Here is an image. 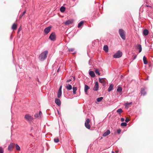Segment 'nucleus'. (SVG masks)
I'll list each match as a JSON object with an SVG mask.
<instances>
[{
	"mask_svg": "<svg viewBox=\"0 0 153 153\" xmlns=\"http://www.w3.org/2000/svg\"><path fill=\"white\" fill-rule=\"evenodd\" d=\"M129 121V119H128V118H126V119H125V121L126 122H128Z\"/></svg>",
	"mask_w": 153,
	"mask_h": 153,
	"instance_id": "42",
	"label": "nucleus"
},
{
	"mask_svg": "<svg viewBox=\"0 0 153 153\" xmlns=\"http://www.w3.org/2000/svg\"><path fill=\"white\" fill-rule=\"evenodd\" d=\"M59 71H60V68H59L58 69V70H57V72H59Z\"/></svg>",
	"mask_w": 153,
	"mask_h": 153,
	"instance_id": "45",
	"label": "nucleus"
},
{
	"mask_svg": "<svg viewBox=\"0 0 153 153\" xmlns=\"http://www.w3.org/2000/svg\"><path fill=\"white\" fill-rule=\"evenodd\" d=\"M117 113H119L120 114L122 112V109L121 108L117 110Z\"/></svg>",
	"mask_w": 153,
	"mask_h": 153,
	"instance_id": "36",
	"label": "nucleus"
},
{
	"mask_svg": "<svg viewBox=\"0 0 153 153\" xmlns=\"http://www.w3.org/2000/svg\"><path fill=\"white\" fill-rule=\"evenodd\" d=\"M137 48L139 50V52H140L142 51V47L141 45H137Z\"/></svg>",
	"mask_w": 153,
	"mask_h": 153,
	"instance_id": "22",
	"label": "nucleus"
},
{
	"mask_svg": "<svg viewBox=\"0 0 153 153\" xmlns=\"http://www.w3.org/2000/svg\"><path fill=\"white\" fill-rule=\"evenodd\" d=\"M77 88L76 87H73V93L74 94H76V91L77 90Z\"/></svg>",
	"mask_w": 153,
	"mask_h": 153,
	"instance_id": "29",
	"label": "nucleus"
},
{
	"mask_svg": "<svg viewBox=\"0 0 153 153\" xmlns=\"http://www.w3.org/2000/svg\"><path fill=\"white\" fill-rule=\"evenodd\" d=\"M60 10L61 12H63L65 10V8L63 6H62L60 7Z\"/></svg>",
	"mask_w": 153,
	"mask_h": 153,
	"instance_id": "27",
	"label": "nucleus"
},
{
	"mask_svg": "<svg viewBox=\"0 0 153 153\" xmlns=\"http://www.w3.org/2000/svg\"><path fill=\"white\" fill-rule=\"evenodd\" d=\"M12 29L15 30L17 28V25L15 24H13L12 27Z\"/></svg>",
	"mask_w": 153,
	"mask_h": 153,
	"instance_id": "28",
	"label": "nucleus"
},
{
	"mask_svg": "<svg viewBox=\"0 0 153 153\" xmlns=\"http://www.w3.org/2000/svg\"><path fill=\"white\" fill-rule=\"evenodd\" d=\"M143 59L144 64H145V65L147 64L148 63V62L146 60V56H143Z\"/></svg>",
	"mask_w": 153,
	"mask_h": 153,
	"instance_id": "24",
	"label": "nucleus"
},
{
	"mask_svg": "<svg viewBox=\"0 0 153 153\" xmlns=\"http://www.w3.org/2000/svg\"><path fill=\"white\" fill-rule=\"evenodd\" d=\"M121 130L120 129H118L117 130V132L118 134H120L121 132Z\"/></svg>",
	"mask_w": 153,
	"mask_h": 153,
	"instance_id": "39",
	"label": "nucleus"
},
{
	"mask_svg": "<svg viewBox=\"0 0 153 153\" xmlns=\"http://www.w3.org/2000/svg\"><path fill=\"white\" fill-rule=\"evenodd\" d=\"M136 56H134V57H133V59H135V58H136Z\"/></svg>",
	"mask_w": 153,
	"mask_h": 153,
	"instance_id": "46",
	"label": "nucleus"
},
{
	"mask_svg": "<svg viewBox=\"0 0 153 153\" xmlns=\"http://www.w3.org/2000/svg\"><path fill=\"white\" fill-rule=\"evenodd\" d=\"M74 50V49L73 48H70L68 49V51L69 52H73Z\"/></svg>",
	"mask_w": 153,
	"mask_h": 153,
	"instance_id": "38",
	"label": "nucleus"
},
{
	"mask_svg": "<svg viewBox=\"0 0 153 153\" xmlns=\"http://www.w3.org/2000/svg\"><path fill=\"white\" fill-rule=\"evenodd\" d=\"M48 53L47 51H45L42 52L39 56V59L41 61L44 60L47 58Z\"/></svg>",
	"mask_w": 153,
	"mask_h": 153,
	"instance_id": "1",
	"label": "nucleus"
},
{
	"mask_svg": "<svg viewBox=\"0 0 153 153\" xmlns=\"http://www.w3.org/2000/svg\"><path fill=\"white\" fill-rule=\"evenodd\" d=\"M90 119L89 118L86 119L85 123V126L86 128L88 129H90L91 127V126L89 124Z\"/></svg>",
	"mask_w": 153,
	"mask_h": 153,
	"instance_id": "4",
	"label": "nucleus"
},
{
	"mask_svg": "<svg viewBox=\"0 0 153 153\" xmlns=\"http://www.w3.org/2000/svg\"><path fill=\"white\" fill-rule=\"evenodd\" d=\"M54 142L56 143L58 142L59 141V140L58 138H55L54 139Z\"/></svg>",
	"mask_w": 153,
	"mask_h": 153,
	"instance_id": "33",
	"label": "nucleus"
},
{
	"mask_svg": "<svg viewBox=\"0 0 153 153\" xmlns=\"http://www.w3.org/2000/svg\"><path fill=\"white\" fill-rule=\"evenodd\" d=\"M71 23L72 22L70 20H67L65 22V25H68L71 24Z\"/></svg>",
	"mask_w": 153,
	"mask_h": 153,
	"instance_id": "30",
	"label": "nucleus"
},
{
	"mask_svg": "<svg viewBox=\"0 0 153 153\" xmlns=\"http://www.w3.org/2000/svg\"><path fill=\"white\" fill-rule=\"evenodd\" d=\"M55 102L56 105L59 106L61 105V101L59 99L56 98L55 100Z\"/></svg>",
	"mask_w": 153,
	"mask_h": 153,
	"instance_id": "9",
	"label": "nucleus"
},
{
	"mask_svg": "<svg viewBox=\"0 0 153 153\" xmlns=\"http://www.w3.org/2000/svg\"><path fill=\"white\" fill-rule=\"evenodd\" d=\"M73 79L74 80H75V78L74 77H73V76H71L70 77V78L68 79L67 81V82H71L72 80Z\"/></svg>",
	"mask_w": 153,
	"mask_h": 153,
	"instance_id": "25",
	"label": "nucleus"
},
{
	"mask_svg": "<svg viewBox=\"0 0 153 153\" xmlns=\"http://www.w3.org/2000/svg\"><path fill=\"white\" fill-rule=\"evenodd\" d=\"M62 94V91H58L57 93V97L58 98H59L61 97Z\"/></svg>",
	"mask_w": 153,
	"mask_h": 153,
	"instance_id": "26",
	"label": "nucleus"
},
{
	"mask_svg": "<svg viewBox=\"0 0 153 153\" xmlns=\"http://www.w3.org/2000/svg\"><path fill=\"white\" fill-rule=\"evenodd\" d=\"M119 33L121 38L123 40L126 39V35L124 31L122 29L119 30Z\"/></svg>",
	"mask_w": 153,
	"mask_h": 153,
	"instance_id": "2",
	"label": "nucleus"
},
{
	"mask_svg": "<svg viewBox=\"0 0 153 153\" xmlns=\"http://www.w3.org/2000/svg\"><path fill=\"white\" fill-rule=\"evenodd\" d=\"M25 118L28 121H31L33 119V117L28 114H26Z\"/></svg>",
	"mask_w": 153,
	"mask_h": 153,
	"instance_id": "6",
	"label": "nucleus"
},
{
	"mask_svg": "<svg viewBox=\"0 0 153 153\" xmlns=\"http://www.w3.org/2000/svg\"><path fill=\"white\" fill-rule=\"evenodd\" d=\"M51 27L48 26L45 28L44 30V32L45 34H48L50 31Z\"/></svg>",
	"mask_w": 153,
	"mask_h": 153,
	"instance_id": "7",
	"label": "nucleus"
},
{
	"mask_svg": "<svg viewBox=\"0 0 153 153\" xmlns=\"http://www.w3.org/2000/svg\"><path fill=\"white\" fill-rule=\"evenodd\" d=\"M42 113L41 111H40L39 113H36L34 115V117L35 118L40 117L42 115Z\"/></svg>",
	"mask_w": 153,
	"mask_h": 153,
	"instance_id": "10",
	"label": "nucleus"
},
{
	"mask_svg": "<svg viewBox=\"0 0 153 153\" xmlns=\"http://www.w3.org/2000/svg\"><path fill=\"white\" fill-rule=\"evenodd\" d=\"M14 146V144L13 143H11L9 145L8 147V149L9 151H11L13 149V148Z\"/></svg>",
	"mask_w": 153,
	"mask_h": 153,
	"instance_id": "11",
	"label": "nucleus"
},
{
	"mask_svg": "<svg viewBox=\"0 0 153 153\" xmlns=\"http://www.w3.org/2000/svg\"><path fill=\"white\" fill-rule=\"evenodd\" d=\"M147 80L148 79V76H147Z\"/></svg>",
	"mask_w": 153,
	"mask_h": 153,
	"instance_id": "50",
	"label": "nucleus"
},
{
	"mask_svg": "<svg viewBox=\"0 0 153 153\" xmlns=\"http://www.w3.org/2000/svg\"><path fill=\"white\" fill-rule=\"evenodd\" d=\"M95 72L96 74H98V75H100V73L98 69H96L95 70Z\"/></svg>",
	"mask_w": 153,
	"mask_h": 153,
	"instance_id": "34",
	"label": "nucleus"
},
{
	"mask_svg": "<svg viewBox=\"0 0 153 153\" xmlns=\"http://www.w3.org/2000/svg\"><path fill=\"white\" fill-rule=\"evenodd\" d=\"M62 86L61 85L60 86L59 89L58 90V91H62Z\"/></svg>",
	"mask_w": 153,
	"mask_h": 153,
	"instance_id": "41",
	"label": "nucleus"
},
{
	"mask_svg": "<svg viewBox=\"0 0 153 153\" xmlns=\"http://www.w3.org/2000/svg\"><path fill=\"white\" fill-rule=\"evenodd\" d=\"M122 55V52L120 51H118L113 55V57L115 58H119L121 57Z\"/></svg>",
	"mask_w": 153,
	"mask_h": 153,
	"instance_id": "3",
	"label": "nucleus"
},
{
	"mask_svg": "<svg viewBox=\"0 0 153 153\" xmlns=\"http://www.w3.org/2000/svg\"><path fill=\"white\" fill-rule=\"evenodd\" d=\"M15 146L16 149L17 150L19 151L20 150V148L19 145H18L17 144H16L15 145Z\"/></svg>",
	"mask_w": 153,
	"mask_h": 153,
	"instance_id": "32",
	"label": "nucleus"
},
{
	"mask_svg": "<svg viewBox=\"0 0 153 153\" xmlns=\"http://www.w3.org/2000/svg\"><path fill=\"white\" fill-rule=\"evenodd\" d=\"M110 133V131L109 130H108L103 133L102 135L103 137H105L109 134Z\"/></svg>",
	"mask_w": 153,
	"mask_h": 153,
	"instance_id": "15",
	"label": "nucleus"
},
{
	"mask_svg": "<svg viewBox=\"0 0 153 153\" xmlns=\"http://www.w3.org/2000/svg\"><path fill=\"white\" fill-rule=\"evenodd\" d=\"M4 151L1 147H0V153H3Z\"/></svg>",
	"mask_w": 153,
	"mask_h": 153,
	"instance_id": "37",
	"label": "nucleus"
},
{
	"mask_svg": "<svg viewBox=\"0 0 153 153\" xmlns=\"http://www.w3.org/2000/svg\"><path fill=\"white\" fill-rule=\"evenodd\" d=\"M89 88L88 85H85L84 91L86 94H87V91Z\"/></svg>",
	"mask_w": 153,
	"mask_h": 153,
	"instance_id": "14",
	"label": "nucleus"
},
{
	"mask_svg": "<svg viewBox=\"0 0 153 153\" xmlns=\"http://www.w3.org/2000/svg\"><path fill=\"white\" fill-rule=\"evenodd\" d=\"M66 88L67 90H70L72 88V85L70 84H68V85L66 86Z\"/></svg>",
	"mask_w": 153,
	"mask_h": 153,
	"instance_id": "21",
	"label": "nucleus"
},
{
	"mask_svg": "<svg viewBox=\"0 0 153 153\" xmlns=\"http://www.w3.org/2000/svg\"><path fill=\"white\" fill-rule=\"evenodd\" d=\"M99 82H100L102 83L103 84V85H104L105 84V81L104 79L103 78L101 79L100 78L99 79Z\"/></svg>",
	"mask_w": 153,
	"mask_h": 153,
	"instance_id": "12",
	"label": "nucleus"
},
{
	"mask_svg": "<svg viewBox=\"0 0 153 153\" xmlns=\"http://www.w3.org/2000/svg\"><path fill=\"white\" fill-rule=\"evenodd\" d=\"M127 125V123L125 122L122 123L121 124V126H125Z\"/></svg>",
	"mask_w": 153,
	"mask_h": 153,
	"instance_id": "35",
	"label": "nucleus"
},
{
	"mask_svg": "<svg viewBox=\"0 0 153 153\" xmlns=\"http://www.w3.org/2000/svg\"><path fill=\"white\" fill-rule=\"evenodd\" d=\"M23 16H22V14L21 15H20V16H19V18L20 19Z\"/></svg>",
	"mask_w": 153,
	"mask_h": 153,
	"instance_id": "47",
	"label": "nucleus"
},
{
	"mask_svg": "<svg viewBox=\"0 0 153 153\" xmlns=\"http://www.w3.org/2000/svg\"><path fill=\"white\" fill-rule=\"evenodd\" d=\"M143 33L145 36H147L149 34V31L145 29L143 30Z\"/></svg>",
	"mask_w": 153,
	"mask_h": 153,
	"instance_id": "18",
	"label": "nucleus"
},
{
	"mask_svg": "<svg viewBox=\"0 0 153 153\" xmlns=\"http://www.w3.org/2000/svg\"><path fill=\"white\" fill-rule=\"evenodd\" d=\"M103 99V97H99L97 99V101L98 102H100Z\"/></svg>",
	"mask_w": 153,
	"mask_h": 153,
	"instance_id": "31",
	"label": "nucleus"
},
{
	"mask_svg": "<svg viewBox=\"0 0 153 153\" xmlns=\"http://www.w3.org/2000/svg\"><path fill=\"white\" fill-rule=\"evenodd\" d=\"M113 88H114L113 85V84H111L109 85V88H108V92L111 91H112L113 89Z\"/></svg>",
	"mask_w": 153,
	"mask_h": 153,
	"instance_id": "17",
	"label": "nucleus"
},
{
	"mask_svg": "<svg viewBox=\"0 0 153 153\" xmlns=\"http://www.w3.org/2000/svg\"><path fill=\"white\" fill-rule=\"evenodd\" d=\"M121 121L123 122L124 120V119L123 118H121Z\"/></svg>",
	"mask_w": 153,
	"mask_h": 153,
	"instance_id": "44",
	"label": "nucleus"
},
{
	"mask_svg": "<svg viewBox=\"0 0 153 153\" xmlns=\"http://www.w3.org/2000/svg\"><path fill=\"white\" fill-rule=\"evenodd\" d=\"M131 103H132L131 102H130V103H126V107L128 106V105H129L130 104H131Z\"/></svg>",
	"mask_w": 153,
	"mask_h": 153,
	"instance_id": "40",
	"label": "nucleus"
},
{
	"mask_svg": "<svg viewBox=\"0 0 153 153\" xmlns=\"http://www.w3.org/2000/svg\"><path fill=\"white\" fill-rule=\"evenodd\" d=\"M108 47L107 45H105L104 46L103 50L106 52L108 51Z\"/></svg>",
	"mask_w": 153,
	"mask_h": 153,
	"instance_id": "20",
	"label": "nucleus"
},
{
	"mask_svg": "<svg viewBox=\"0 0 153 153\" xmlns=\"http://www.w3.org/2000/svg\"><path fill=\"white\" fill-rule=\"evenodd\" d=\"M84 24V21H81L78 24V28H80L81 27L82 25Z\"/></svg>",
	"mask_w": 153,
	"mask_h": 153,
	"instance_id": "23",
	"label": "nucleus"
},
{
	"mask_svg": "<svg viewBox=\"0 0 153 153\" xmlns=\"http://www.w3.org/2000/svg\"><path fill=\"white\" fill-rule=\"evenodd\" d=\"M26 13V11H25L22 14V16H23Z\"/></svg>",
	"mask_w": 153,
	"mask_h": 153,
	"instance_id": "43",
	"label": "nucleus"
},
{
	"mask_svg": "<svg viewBox=\"0 0 153 153\" xmlns=\"http://www.w3.org/2000/svg\"><path fill=\"white\" fill-rule=\"evenodd\" d=\"M12 35H11V36H10V38L11 39H12Z\"/></svg>",
	"mask_w": 153,
	"mask_h": 153,
	"instance_id": "48",
	"label": "nucleus"
},
{
	"mask_svg": "<svg viewBox=\"0 0 153 153\" xmlns=\"http://www.w3.org/2000/svg\"><path fill=\"white\" fill-rule=\"evenodd\" d=\"M122 90V88L119 86H118L117 90V91L120 93H121Z\"/></svg>",
	"mask_w": 153,
	"mask_h": 153,
	"instance_id": "19",
	"label": "nucleus"
},
{
	"mask_svg": "<svg viewBox=\"0 0 153 153\" xmlns=\"http://www.w3.org/2000/svg\"><path fill=\"white\" fill-rule=\"evenodd\" d=\"M99 89V84L98 82H96L93 90L94 91H97Z\"/></svg>",
	"mask_w": 153,
	"mask_h": 153,
	"instance_id": "8",
	"label": "nucleus"
},
{
	"mask_svg": "<svg viewBox=\"0 0 153 153\" xmlns=\"http://www.w3.org/2000/svg\"><path fill=\"white\" fill-rule=\"evenodd\" d=\"M89 74L92 77H94L95 76V73L93 71H89Z\"/></svg>",
	"mask_w": 153,
	"mask_h": 153,
	"instance_id": "13",
	"label": "nucleus"
},
{
	"mask_svg": "<svg viewBox=\"0 0 153 153\" xmlns=\"http://www.w3.org/2000/svg\"><path fill=\"white\" fill-rule=\"evenodd\" d=\"M145 88H142L141 89V93L142 95H145L146 94V92L145 91Z\"/></svg>",
	"mask_w": 153,
	"mask_h": 153,
	"instance_id": "16",
	"label": "nucleus"
},
{
	"mask_svg": "<svg viewBox=\"0 0 153 153\" xmlns=\"http://www.w3.org/2000/svg\"><path fill=\"white\" fill-rule=\"evenodd\" d=\"M112 153H115L113 151H112Z\"/></svg>",
	"mask_w": 153,
	"mask_h": 153,
	"instance_id": "49",
	"label": "nucleus"
},
{
	"mask_svg": "<svg viewBox=\"0 0 153 153\" xmlns=\"http://www.w3.org/2000/svg\"><path fill=\"white\" fill-rule=\"evenodd\" d=\"M49 39L52 41H54L56 40V36L54 33H52L49 37Z\"/></svg>",
	"mask_w": 153,
	"mask_h": 153,
	"instance_id": "5",
	"label": "nucleus"
}]
</instances>
